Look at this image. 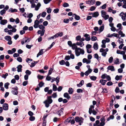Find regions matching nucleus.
Segmentation results:
<instances>
[{
  "mask_svg": "<svg viewBox=\"0 0 126 126\" xmlns=\"http://www.w3.org/2000/svg\"><path fill=\"white\" fill-rule=\"evenodd\" d=\"M75 119L76 122L79 123L80 125H81L82 123L83 122V119L82 117H79L78 116H76L75 117Z\"/></svg>",
  "mask_w": 126,
  "mask_h": 126,
  "instance_id": "1",
  "label": "nucleus"
},
{
  "mask_svg": "<svg viewBox=\"0 0 126 126\" xmlns=\"http://www.w3.org/2000/svg\"><path fill=\"white\" fill-rule=\"evenodd\" d=\"M12 89H13V90L11 92L13 94L16 95L18 94V88L17 86H16L14 88H12Z\"/></svg>",
  "mask_w": 126,
  "mask_h": 126,
  "instance_id": "2",
  "label": "nucleus"
},
{
  "mask_svg": "<svg viewBox=\"0 0 126 126\" xmlns=\"http://www.w3.org/2000/svg\"><path fill=\"white\" fill-rule=\"evenodd\" d=\"M63 110L64 109L63 108H61L60 110L57 111L56 112V113L60 116L61 115H62L63 114Z\"/></svg>",
  "mask_w": 126,
  "mask_h": 126,
  "instance_id": "3",
  "label": "nucleus"
},
{
  "mask_svg": "<svg viewBox=\"0 0 126 126\" xmlns=\"http://www.w3.org/2000/svg\"><path fill=\"white\" fill-rule=\"evenodd\" d=\"M3 109L4 110H8L9 105L7 103H5L2 105Z\"/></svg>",
  "mask_w": 126,
  "mask_h": 126,
  "instance_id": "4",
  "label": "nucleus"
},
{
  "mask_svg": "<svg viewBox=\"0 0 126 126\" xmlns=\"http://www.w3.org/2000/svg\"><path fill=\"white\" fill-rule=\"evenodd\" d=\"M118 34L115 33H113L112 34H111V35L110 33H109L108 35H107V37H110L112 36H114L116 37H118Z\"/></svg>",
  "mask_w": 126,
  "mask_h": 126,
  "instance_id": "5",
  "label": "nucleus"
},
{
  "mask_svg": "<svg viewBox=\"0 0 126 126\" xmlns=\"http://www.w3.org/2000/svg\"><path fill=\"white\" fill-rule=\"evenodd\" d=\"M104 24H102V26L100 27L97 33L100 34L101 32L103 31L104 29Z\"/></svg>",
  "mask_w": 126,
  "mask_h": 126,
  "instance_id": "6",
  "label": "nucleus"
},
{
  "mask_svg": "<svg viewBox=\"0 0 126 126\" xmlns=\"http://www.w3.org/2000/svg\"><path fill=\"white\" fill-rule=\"evenodd\" d=\"M84 36L85 37V40L86 41H89L90 40V37L89 34L86 33L84 35Z\"/></svg>",
  "mask_w": 126,
  "mask_h": 126,
  "instance_id": "7",
  "label": "nucleus"
},
{
  "mask_svg": "<svg viewBox=\"0 0 126 126\" xmlns=\"http://www.w3.org/2000/svg\"><path fill=\"white\" fill-rule=\"evenodd\" d=\"M22 65L20 64L18 65L17 66V67H16V68L17 69V71L18 72H22Z\"/></svg>",
  "mask_w": 126,
  "mask_h": 126,
  "instance_id": "8",
  "label": "nucleus"
},
{
  "mask_svg": "<svg viewBox=\"0 0 126 126\" xmlns=\"http://www.w3.org/2000/svg\"><path fill=\"white\" fill-rule=\"evenodd\" d=\"M94 58L96 59L97 61H99L101 60V57H99L97 53L94 54Z\"/></svg>",
  "mask_w": 126,
  "mask_h": 126,
  "instance_id": "9",
  "label": "nucleus"
},
{
  "mask_svg": "<svg viewBox=\"0 0 126 126\" xmlns=\"http://www.w3.org/2000/svg\"><path fill=\"white\" fill-rule=\"evenodd\" d=\"M84 83V81L83 80H82L80 81L79 84H77V86L78 87H80L83 85Z\"/></svg>",
  "mask_w": 126,
  "mask_h": 126,
  "instance_id": "10",
  "label": "nucleus"
},
{
  "mask_svg": "<svg viewBox=\"0 0 126 126\" xmlns=\"http://www.w3.org/2000/svg\"><path fill=\"white\" fill-rule=\"evenodd\" d=\"M107 82V80L101 79L100 80L99 82L102 85H105L106 83Z\"/></svg>",
  "mask_w": 126,
  "mask_h": 126,
  "instance_id": "11",
  "label": "nucleus"
},
{
  "mask_svg": "<svg viewBox=\"0 0 126 126\" xmlns=\"http://www.w3.org/2000/svg\"><path fill=\"white\" fill-rule=\"evenodd\" d=\"M92 69H88V70L86 71L85 73V75L86 76H87L92 71Z\"/></svg>",
  "mask_w": 126,
  "mask_h": 126,
  "instance_id": "12",
  "label": "nucleus"
},
{
  "mask_svg": "<svg viewBox=\"0 0 126 126\" xmlns=\"http://www.w3.org/2000/svg\"><path fill=\"white\" fill-rule=\"evenodd\" d=\"M7 23V20L6 19H3L0 21V24L1 25H4Z\"/></svg>",
  "mask_w": 126,
  "mask_h": 126,
  "instance_id": "13",
  "label": "nucleus"
},
{
  "mask_svg": "<svg viewBox=\"0 0 126 126\" xmlns=\"http://www.w3.org/2000/svg\"><path fill=\"white\" fill-rule=\"evenodd\" d=\"M107 69L108 70H110L112 71H114L115 70L114 67L112 65L109 66L107 68Z\"/></svg>",
  "mask_w": 126,
  "mask_h": 126,
  "instance_id": "14",
  "label": "nucleus"
},
{
  "mask_svg": "<svg viewBox=\"0 0 126 126\" xmlns=\"http://www.w3.org/2000/svg\"><path fill=\"white\" fill-rule=\"evenodd\" d=\"M81 97L79 95H78L76 94H75L73 95V98L74 99H77L81 98Z\"/></svg>",
  "mask_w": 126,
  "mask_h": 126,
  "instance_id": "15",
  "label": "nucleus"
},
{
  "mask_svg": "<svg viewBox=\"0 0 126 126\" xmlns=\"http://www.w3.org/2000/svg\"><path fill=\"white\" fill-rule=\"evenodd\" d=\"M99 15L98 12H94L93 14V15H92L93 17H97Z\"/></svg>",
  "mask_w": 126,
  "mask_h": 126,
  "instance_id": "16",
  "label": "nucleus"
},
{
  "mask_svg": "<svg viewBox=\"0 0 126 126\" xmlns=\"http://www.w3.org/2000/svg\"><path fill=\"white\" fill-rule=\"evenodd\" d=\"M44 53L43 49H41L37 55V57H38L39 56L42 55Z\"/></svg>",
  "mask_w": 126,
  "mask_h": 126,
  "instance_id": "17",
  "label": "nucleus"
},
{
  "mask_svg": "<svg viewBox=\"0 0 126 126\" xmlns=\"http://www.w3.org/2000/svg\"><path fill=\"white\" fill-rule=\"evenodd\" d=\"M44 103L45 104V106L47 108H48L49 107V104L51 103L49 102H47V100L44 101Z\"/></svg>",
  "mask_w": 126,
  "mask_h": 126,
  "instance_id": "18",
  "label": "nucleus"
},
{
  "mask_svg": "<svg viewBox=\"0 0 126 126\" xmlns=\"http://www.w3.org/2000/svg\"><path fill=\"white\" fill-rule=\"evenodd\" d=\"M76 44L77 45L80 46L81 47H82L84 45L83 42H81L80 41V42H78Z\"/></svg>",
  "mask_w": 126,
  "mask_h": 126,
  "instance_id": "19",
  "label": "nucleus"
},
{
  "mask_svg": "<svg viewBox=\"0 0 126 126\" xmlns=\"http://www.w3.org/2000/svg\"><path fill=\"white\" fill-rule=\"evenodd\" d=\"M93 48L95 50H97L98 48V46L97 43H95L93 45Z\"/></svg>",
  "mask_w": 126,
  "mask_h": 126,
  "instance_id": "20",
  "label": "nucleus"
},
{
  "mask_svg": "<svg viewBox=\"0 0 126 126\" xmlns=\"http://www.w3.org/2000/svg\"><path fill=\"white\" fill-rule=\"evenodd\" d=\"M52 98L51 96H47V101L48 102H49L50 103H52L53 102L52 100L51 99Z\"/></svg>",
  "mask_w": 126,
  "mask_h": 126,
  "instance_id": "21",
  "label": "nucleus"
},
{
  "mask_svg": "<svg viewBox=\"0 0 126 126\" xmlns=\"http://www.w3.org/2000/svg\"><path fill=\"white\" fill-rule=\"evenodd\" d=\"M17 11V9H13L12 8H10L9 11V12H11V13H13L14 12H16Z\"/></svg>",
  "mask_w": 126,
  "mask_h": 126,
  "instance_id": "22",
  "label": "nucleus"
},
{
  "mask_svg": "<svg viewBox=\"0 0 126 126\" xmlns=\"http://www.w3.org/2000/svg\"><path fill=\"white\" fill-rule=\"evenodd\" d=\"M121 26L122 24L121 23H118L117 24V28H119L117 30H116L117 32H118V30H122V28L121 27Z\"/></svg>",
  "mask_w": 126,
  "mask_h": 126,
  "instance_id": "23",
  "label": "nucleus"
},
{
  "mask_svg": "<svg viewBox=\"0 0 126 126\" xmlns=\"http://www.w3.org/2000/svg\"><path fill=\"white\" fill-rule=\"evenodd\" d=\"M74 92L73 88H69L68 91L69 94H72Z\"/></svg>",
  "mask_w": 126,
  "mask_h": 126,
  "instance_id": "24",
  "label": "nucleus"
},
{
  "mask_svg": "<svg viewBox=\"0 0 126 126\" xmlns=\"http://www.w3.org/2000/svg\"><path fill=\"white\" fill-rule=\"evenodd\" d=\"M74 15H75V19L77 20H79L80 19V17L79 16L75 14H73Z\"/></svg>",
  "mask_w": 126,
  "mask_h": 126,
  "instance_id": "25",
  "label": "nucleus"
},
{
  "mask_svg": "<svg viewBox=\"0 0 126 126\" xmlns=\"http://www.w3.org/2000/svg\"><path fill=\"white\" fill-rule=\"evenodd\" d=\"M89 77L90 78V79L92 80L95 81L97 79V77L95 76H89Z\"/></svg>",
  "mask_w": 126,
  "mask_h": 126,
  "instance_id": "26",
  "label": "nucleus"
},
{
  "mask_svg": "<svg viewBox=\"0 0 126 126\" xmlns=\"http://www.w3.org/2000/svg\"><path fill=\"white\" fill-rule=\"evenodd\" d=\"M76 45V43H74L73 44L72 47H72V48L73 50H74L77 48V46Z\"/></svg>",
  "mask_w": 126,
  "mask_h": 126,
  "instance_id": "27",
  "label": "nucleus"
},
{
  "mask_svg": "<svg viewBox=\"0 0 126 126\" xmlns=\"http://www.w3.org/2000/svg\"><path fill=\"white\" fill-rule=\"evenodd\" d=\"M53 90L54 91H56L57 90V87L54 84H53Z\"/></svg>",
  "mask_w": 126,
  "mask_h": 126,
  "instance_id": "28",
  "label": "nucleus"
},
{
  "mask_svg": "<svg viewBox=\"0 0 126 126\" xmlns=\"http://www.w3.org/2000/svg\"><path fill=\"white\" fill-rule=\"evenodd\" d=\"M53 70V69L52 68H50L49 70L48 73L47 74L48 76H49L51 75Z\"/></svg>",
  "mask_w": 126,
  "mask_h": 126,
  "instance_id": "29",
  "label": "nucleus"
},
{
  "mask_svg": "<svg viewBox=\"0 0 126 126\" xmlns=\"http://www.w3.org/2000/svg\"><path fill=\"white\" fill-rule=\"evenodd\" d=\"M100 123V121L98 120H97L95 121V123L93 124V126H99L98 124Z\"/></svg>",
  "mask_w": 126,
  "mask_h": 126,
  "instance_id": "30",
  "label": "nucleus"
},
{
  "mask_svg": "<svg viewBox=\"0 0 126 126\" xmlns=\"http://www.w3.org/2000/svg\"><path fill=\"white\" fill-rule=\"evenodd\" d=\"M5 39L6 40L8 41L10 40H11L12 38L10 36L8 35L5 37Z\"/></svg>",
  "mask_w": 126,
  "mask_h": 126,
  "instance_id": "31",
  "label": "nucleus"
},
{
  "mask_svg": "<svg viewBox=\"0 0 126 126\" xmlns=\"http://www.w3.org/2000/svg\"><path fill=\"white\" fill-rule=\"evenodd\" d=\"M114 63L115 64H119L120 63H119V59L118 58H116V60L114 59Z\"/></svg>",
  "mask_w": 126,
  "mask_h": 126,
  "instance_id": "32",
  "label": "nucleus"
},
{
  "mask_svg": "<svg viewBox=\"0 0 126 126\" xmlns=\"http://www.w3.org/2000/svg\"><path fill=\"white\" fill-rule=\"evenodd\" d=\"M10 84L9 82H6L5 83L4 85V87L6 89L8 88V86Z\"/></svg>",
  "mask_w": 126,
  "mask_h": 126,
  "instance_id": "33",
  "label": "nucleus"
},
{
  "mask_svg": "<svg viewBox=\"0 0 126 126\" xmlns=\"http://www.w3.org/2000/svg\"><path fill=\"white\" fill-rule=\"evenodd\" d=\"M25 73L26 74V75H27L28 76L31 75L32 73L31 71L28 70H27L26 71Z\"/></svg>",
  "mask_w": 126,
  "mask_h": 126,
  "instance_id": "34",
  "label": "nucleus"
},
{
  "mask_svg": "<svg viewBox=\"0 0 126 126\" xmlns=\"http://www.w3.org/2000/svg\"><path fill=\"white\" fill-rule=\"evenodd\" d=\"M35 118L34 116H31L29 118V120L31 121H33L35 120Z\"/></svg>",
  "mask_w": 126,
  "mask_h": 126,
  "instance_id": "35",
  "label": "nucleus"
},
{
  "mask_svg": "<svg viewBox=\"0 0 126 126\" xmlns=\"http://www.w3.org/2000/svg\"><path fill=\"white\" fill-rule=\"evenodd\" d=\"M59 63L60 65H63L65 64V62L63 60H62L59 62Z\"/></svg>",
  "mask_w": 126,
  "mask_h": 126,
  "instance_id": "36",
  "label": "nucleus"
},
{
  "mask_svg": "<svg viewBox=\"0 0 126 126\" xmlns=\"http://www.w3.org/2000/svg\"><path fill=\"white\" fill-rule=\"evenodd\" d=\"M46 9L47 10V12L49 14L51 13L52 10L50 7L47 8Z\"/></svg>",
  "mask_w": 126,
  "mask_h": 126,
  "instance_id": "37",
  "label": "nucleus"
},
{
  "mask_svg": "<svg viewBox=\"0 0 126 126\" xmlns=\"http://www.w3.org/2000/svg\"><path fill=\"white\" fill-rule=\"evenodd\" d=\"M51 96L52 97L54 98H56L57 96V93L56 92L54 93L52 96Z\"/></svg>",
  "mask_w": 126,
  "mask_h": 126,
  "instance_id": "38",
  "label": "nucleus"
},
{
  "mask_svg": "<svg viewBox=\"0 0 126 126\" xmlns=\"http://www.w3.org/2000/svg\"><path fill=\"white\" fill-rule=\"evenodd\" d=\"M101 16L102 17H104V16H105L106 15V12L104 11L103 10H102L101 11Z\"/></svg>",
  "mask_w": 126,
  "mask_h": 126,
  "instance_id": "39",
  "label": "nucleus"
},
{
  "mask_svg": "<svg viewBox=\"0 0 126 126\" xmlns=\"http://www.w3.org/2000/svg\"><path fill=\"white\" fill-rule=\"evenodd\" d=\"M81 39V36L80 35H79L77 36L76 38V40L77 41H79Z\"/></svg>",
  "mask_w": 126,
  "mask_h": 126,
  "instance_id": "40",
  "label": "nucleus"
},
{
  "mask_svg": "<svg viewBox=\"0 0 126 126\" xmlns=\"http://www.w3.org/2000/svg\"><path fill=\"white\" fill-rule=\"evenodd\" d=\"M69 118H68L67 119L65 120L64 122L65 123L67 124L68 123H70L71 121V120Z\"/></svg>",
  "mask_w": 126,
  "mask_h": 126,
  "instance_id": "41",
  "label": "nucleus"
},
{
  "mask_svg": "<svg viewBox=\"0 0 126 126\" xmlns=\"http://www.w3.org/2000/svg\"><path fill=\"white\" fill-rule=\"evenodd\" d=\"M44 83L42 81L40 82L38 84L39 87H42L44 85Z\"/></svg>",
  "mask_w": 126,
  "mask_h": 126,
  "instance_id": "42",
  "label": "nucleus"
},
{
  "mask_svg": "<svg viewBox=\"0 0 126 126\" xmlns=\"http://www.w3.org/2000/svg\"><path fill=\"white\" fill-rule=\"evenodd\" d=\"M52 0H43V1L45 4H47L49 3Z\"/></svg>",
  "mask_w": 126,
  "mask_h": 126,
  "instance_id": "43",
  "label": "nucleus"
},
{
  "mask_svg": "<svg viewBox=\"0 0 126 126\" xmlns=\"http://www.w3.org/2000/svg\"><path fill=\"white\" fill-rule=\"evenodd\" d=\"M69 21V19L68 18L64 19L63 20V22L65 23H68Z\"/></svg>",
  "mask_w": 126,
  "mask_h": 126,
  "instance_id": "44",
  "label": "nucleus"
},
{
  "mask_svg": "<svg viewBox=\"0 0 126 126\" xmlns=\"http://www.w3.org/2000/svg\"><path fill=\"white\" fill-rule=\"evenodd\" d=\"M97 39V37L95 36H92L91 37V39L92 41H95Z\"/></svg>",
  "mask_w": 126,
  "mask_h": 126,
  "instance_id": "45",
  "label": "nucleus"
},
{
  "mask_svg": "<svg viewBox=\"0 0 126 126\" xmlns=\"http://www.w3.org/2000/svg\"><path fill=\"white\" fill-rule=\"evenodd\" d=\"M6 12V10L4 9H3L0 11V14L1 15H3L5 14Z\"/></svg>",
  "mask_w": 126,
  "mask_h": 126,
  "instance_id": "46",
  "label": "nucleus"
},
{
  "mask_svg": "<svg viewBox=\"0 0 126 126\" xmlns=\"http://www.w3.org/2000/svg\"><path fill=\"white\" fill-rule=\"evenodd\" d=\"M38 27L40 29H42V30H45L44 29L45 27L42 25H39Z\"/></svg>",
  "mask_w": 126,
  "mask_h": 126,
  "instance_id": "47",
  "label": "nucleus"
},
{
  "mask_svg": "<svg viewBox=\"0 0 126 126\" xmlns=\"http://www.w3.org/2000/svg\"><path fill=\"white\" fill-rule=\"evenodd\" d=\"M60 79V78L58 77H57L55 79L56 81V84L57 85H58V83H59V79Z\"/></svg>",
  "mask_w": 126,
  "mask_h": 126,
  "instance_id": "48",
  "label": "nucleus"
},
{
  "mask_svg": "<svg viewBox=\"0 0 126 126\" xmlns=\"http://www.w3.org/2000/svg\"><path fill=\"white\" fill-rule=\"evenodd\" d=\"M63 6L64 7H66L69 6V4L68 3L65 2L63 5Z\"/></svg>",
  "mask_w": 126,
  "mask_h": 126,
  "instance_id": "49",
  "label": "nucleus"
},
{
  "mask_svg": "<svg viewBox=\"0 0 126 126\" xmlns=\"http://www.w3.org/2000/svg\"><path fill=\"white\" fill-rule=\"evenodd\" d=\"M113 60V58L112 56L110 57L109 59V62L110 63H111Z\"/></svg>",
  "mask_w": 126,
  "mask_h": 126,
  "instance_id": "50",
  "label": "nucleus"
},
{
  "mask_svg": "<svg viewBox=\"0 0 126 126\" xmlns=\"http://www.w3.org/2000/svg\"><path fill=\"white\" fill-rule=\"evenodd\" d=\"M28 115L30 116H32L33 115V113L31 111H29L28 112Z\"/></svg>",
  "mask_w": 126,
  "mask_h": 126,
  "instance_id": "51",
  "label": "nucleus"
},
{
  "mask_svg": "<svg viewBox=\"0 0 126 126\" xmlns=\"http://www.w3.org/2000/svg\"><path fill=\"white\" fill-rule=\"evenodd\" d=\"M107 75L106 74H104L102 75L101 77V78L103 79H105L106 78Z\"/></svg>",
  "mask_w": 126,
  "mask_h": 126,
  "instance_id": "52",
  "label": "nucleus"
},
{
  "mask_svg": "<svg viewBox=\"0 0 126 126\" xmlns=\"http://www.w3.org/2000/svg\"><path fill=\"white\" fill-rule=\"evenodd\" d=\"M107 7V4L106 3H105L103 4L102 6L100 7L102 9H105Z\"/></svg>",
  "mask_w": 126,
  "mask_h": 126,
  "instance_id": "53",
  "label": "nucleus"
},
{
  "mask_svg": "<svg viewBox=\"0 0 126 126\" xmlns=\"http://www.w3.org/2000/svg\"><path fill=\"white\" fill-rule=\"evenodd\" d=\"M68 44L70 47H72V44L71 41H69L67 42Z\"/></svg>",
  "mask_w": 126,
  "mask_h": 126,
  "instance_id": "54",
  "label": "nucleus"
},
{
  "mask_svg": "<svg viewBox=\"0 0 126 126\" xmlns=\"http://www.w3.org/2000/svg\"><path fill=\"white\" fill-rule=\"evenodd\" d=\"M83 91V90L80 89H78L77 90V93H82Z\"/></svg>",
  "mask_w": 126,
  "mask_h": 126,
  "instance_id": "55",
  "label": "nucleus"
},
{
  "mask_svg": "<svg viewBox=\"0 0 126 126\" xmlns=\"http://www.w3.org/2000/svg\"><path fill=\"white\" fill-rule=\"evenodd\" d=\"M17 60L18 62H22V58L20 57L17 58Z\"/></svg>",
  "mask_w": 126,
  "mask_h": 126,
  "instance_id": "56",
  "label": "nucleus"
},
{
  "mask_svg": "<svg viewBox=\"0 0 126 126\" xmlns=\"http://www.w3.org/2000/svg\"><path fill=\"white\" fill-rule=\"evenodd\" d=\"M47 13L46 12H43L41 15V16L43 17H44L45 16Z\"/></svg>",
  "mask_w": 126,
  "mask_h": 126,
  "instance_id": "57",
  "label": "nucleus"
},
{
  "mask_svg": "<svg viewBox=\"0 0 126 126\" xmlns=\"http://www.w3.org/2000/svg\"><path fill=\"white\" fill-rule=\"evenodd\" d=\"M120 91L119 88L118 87H116L115 90V92L116 93H118Z\"/></svg>",
  "mask_w": 126,
  "mask_h": 126,
  "instance_id": "58",
  "label": "nucleus"
},
{
  "mask_svg": "<svg viewBox=\"0 0 126 126\" xmlns=\"http://www.w3.org/2000/svg\"><path fill=\"white\" fill-rule=\"evenodd\" d=\"M113 83L112 82L110 81L108 82L107 83V85L109 86H111L113 85Z\"/></svg>",
  "mask_w": 126,
  "mask_h": 126,
  "instance_id": "59",
  "label": "nucleus"
},
{
  "mask_svg": "<svg viewBox=\"0 0 126 126\" xmlns=\"http://www.w3.org/2000/svg\"><path fill=\"white\" fill-rule=\"evenodd\" d=\"M70 59V57L69 55L66 56L64 59L66 60H68Z\"/></svg>",
  "mask_w": 126,
  "mask_h": 126,
  "instance_id": "60",
  "label": "nucleus"
},
{
  "mask_svg": "<svg viewBox=\"0 0 126 126\" xmlns=\"http://www.w3.org/2000/svg\"><path fill=\"white\" fill-rule=\"evenodd\" d=\"M95 8L96 7L95 6H93L91 7L90 9V10L91 11H93L95 9Z\"/></svg>",
  "mask_w": 126,
  "mask_h": 126,
  "instance_id": "61",
  "label": "nucleus"
},
{
  "mask_svg": "<svg viewBox=\"0 0 126 126\" xmlns=\"http://www.w3.org/2000/svg\"><path fill=\"white\" fill-rule=\"evenodd\" d=\"M59 9L58 8H56L54 9L53 12L55 13H57L58 12Z\"/></svg>",
  "mask_w": 126,
  "mask_h": 126,
  "instance_id": "62",
  "label": "nucleus"
},
{
  "mask_svg": "<svg viewBox=\"0 0 126 126\" xmlns=\"http://www.w3.org/2000/svg\"><path fill=\"white\" fill-rule=\"evenodd\" d=\"M92 83H89L86 84V86L87 87H92Z\"/></svg>",
  "mask_w": 126,
  "mask_h": 126,
  "instance_id": "63",
  "label": "nucleus"
},
{
  "mask_svg": "<svg viewBox=\"0 0 126 126\" xmlns=\"http://www.w3.org/2000/svg\"><path fill=\"white\" fill-rule=\"evenodd\" d=\"M15 79L16 80H18L19 79V76L18 75H16L14 77Z\"/></svg>",
  "mask_w": 126,
  "mask_h": 126,
  "instance_id": "64",
  "label": "nucleus"
}]
</instances>
